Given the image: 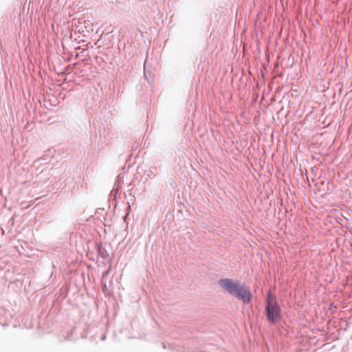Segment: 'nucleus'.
I'll use <instances>...</instances> for the list:
<instances>
[{
    "label": "nucleus",
    "instance_id": "f257e3e1",
    "mask_svg": "<svg viewBox=\"0 0 352 352\" xmlns=\"http://www.w3.org/2000/svg\"><path fill=\"white\" fill-rule=\"evenodd\" d=\"M218 284L224 291L237 299L243 300L244 303L248 304L250 302V292L243 285H241L230 278L221 279L218 281Z\"/></svg>",
    "mask_w": 352,
    "mask_h": 352
},
{
    "label": "nucleus",
    "instance_id": "f03ea898",
    "mask_svg": "<svg viewBox=\"0 0 352 352\" xmlns=\"http://www.w3.org/2000/svg\"><path fill=\"white\" fill-rule=\"evenodd\" d=\"M265 313L269 322L274 324L281 318V312L275 297L269 292L265 304Z\"/></svg>",
    "mask_w": 352,
    "mask_h": 352
}]
</instances>
